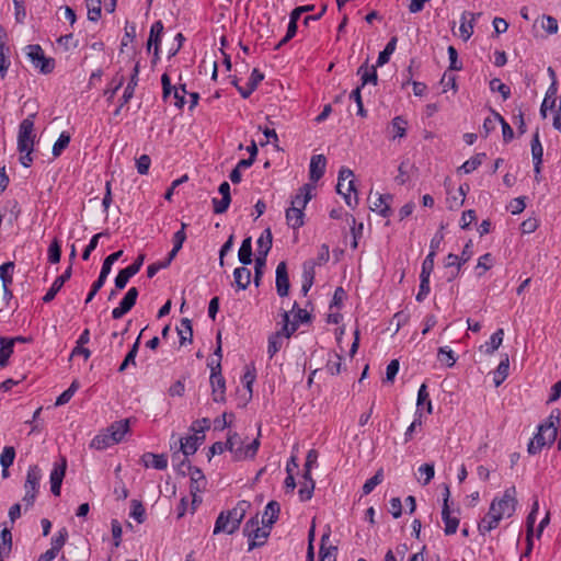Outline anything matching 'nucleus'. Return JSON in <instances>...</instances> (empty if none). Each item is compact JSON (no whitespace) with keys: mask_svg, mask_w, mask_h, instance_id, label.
<instances>
[{"mask_svg":"<svg viewBox=\"0 0 561 561\" xmlns=\"http://www.w3.org/2000/svg\"><path fill=\"white\" fill-rule=\"evenodd\" d=\"M304 210L298 207H289L286 209V221L293 229H299L304 226Z\"/></svg>","mask_w":561,"mask_h":561,"instance_id":"2f4dec72","label":"nucleus"},{"mask_svg":"<svg viewBox=\"0 0 561 561\" xmlns=\"http://www.w3.org/2000/svg\"><path fill=\"white\" fill-rule=\"evenodd\" d=\"M392 198L391 194H378V197L370 209L383 218H389L392 215V209L390 207Z\"/></svg>","mask_w":561,"mask_h":561,"instance_id":"412c9836","label":"nucleus"},{"mask_svg":"<svg viewBox=\"0 0 561 561\" xmlns=\"http://www.w3.org/2000/svg\"><path fill=\"white\" fill-rule=\"evenodd\" d=\"M539 435H542L543 440L547 443L548 446H551L558 436V427L554 426V423L547 422L545 424H541L538 426V433Z\"/></svg>","mask_w":561,"mask_h":561,"instance_id":"473e14b6","label":"nucleus"},{"mask_svg":"<svg viewBox=\"0 0 561 561\" xmlns=\"http://www.w3.org/2000/svg\"><path fill=\"white\" fill-rule=\"evenodd\" d=\"M238 259L242 265H250L252 263V238L247 237L243 239L241 247L238 251Z\"/></svg>","mask_w":561,"mask_h":561,"instance_id":"72a5a7b5","label":"nucleus"},{"mask_svg":"<svg viewBox=\"0 0 561 561\" xmlns=\"http://www.w3.org/2000/svg\"><path fill=\"white\" fill-rule=\"evenodd\" d=\"M396 46H397V37H391L390 42L386 45L385 49L382 51H380L378 55L377 62H376L377 67H381L389 61L390 56L393 54V51L396 49Z\"/></svg>","mask_w":561,"mask_h":561,"instance_id":"49530a36","label":"nucleus"},{"mask_svg":"<svg viewBox=\"0 0 561 561\" xmlns=\"http://www.w3.org/2000/svg\"><path fill=\"white\" fill-rule=\"evenodd\" d=\"M251 507V502L240 500L236 506L228 511H221L215 522L214 535L225 533L228 535L234 534L244 518L247 512Z\"/></svg>","mask_w":561,"mask_h":561,"instance_id":"f03ea898","label":"nucleus"},{"mask_svg":"<svg viewBox=\"0 0 561 561\" xmlns=\"http://www.w3.org/2000/svg\"><path fill=\"white\" fill-rule=\"evenodd\" d=\"M263 79L264 75L259 69L254 68L245 87L238 88V92L243 99H248L256 90L257 85Z\"/></svg>","mask_w":561,"mask_h":561,"instance_id":"5701e85b","label":"nucleus"},{"mask_svg":"<svg viewBox=\"0 0 561 561\" xmlns=\"http://www.w3.org/2000/svg\"><path fill=\"white\" fill-rule=\"evenodd\" d=\"M260 436L261 426H259L257 437L247 444L245 449H241L240 447H236V444L239 442V434L236 432H229L226 442H216L209 447L208 459L210 460L215 455H221L226 450H229L232 454L234 461L253 459L261 445Z\"/></svg>","mask_w":561,"mask_h":561,"instance_id":"f257e3e1","label":"nucleus"},{"mask_svg":"<svg viewBox=\"0 0 561 561\" xmlns=\"http://www.w3.org/2000/svg\"><path fill=\"white\" fill-rule=\"evenodd\" d=\"M10 47L2 42V37H0V77L4 78L7 76L8 69L11 65L10 61Z\"/></svg>","mask_w":561,"mask_h":561,"instance_id":"58836bf2","label":"nucleus"},{"mask_svg":"<svg viewBox=\"0 0 561 561\" xmlns=\"http://www.w3.org/2000/svg\"><path fill=\"white\" fill-rule=\"evenodd\" d=\"M78 45L77 37H57L56 39V49H61L62 51L75 49Z\"/></svg>","mask_w":561,"mask_h":561,"instance_id":"680f3d73","label":"nucleus"},{"mask_svg":"<svg viewBox=\"0 0 561 561\" xmlns=\"http://www.w3.org/2000/svg\"><path fill=\"white\" fill-rule=\"evenodd\" d=\"M14 262H5L0 266V279L3 286H11L13 283Z\"/></svg>","mask_w":561,"mask_h":561,"instance_id":"c03bdc74","label":"nucleus"},{"mask_svg":"<svg viewBox=\"0 0 561 561\" xmlns=\"http://www.w3.org/2000/svg\"><path fill=\"white\" fill-rule=\"evenodd\" d=\"M71 140L70 135L67 131H62L58 139L53 145L51 153L55 158L59 157L62 151L69 146Z\"/></svg>","mask_w":561,"mask_h":561,"instance_id":"de8ad7c7","label":"nucleus"},{"mask_svg":"<svg viewBox=\"0 0 561 561\" xmlns=\"http://www.w3.org/2000/svg\"><path fill=\"white\" fill-rule=\"evenodd\" d=\"M139 76V62H136L134 68H133V72L130 75V78H129V81L124 90V93L122 95V99H123V104H127L134 96L135 94V89L138 84V78Z\"/></svg>","mask_w":561,"mask_h":561,"instance_id":"c85d7f7f","label":"nucleus"},{"mask_svg":"<svg viewBox=\"0 0 561 561\" xmlns=\"http://www.w3.org/2000/svg\"><path fill=\"white\" fill-rule=\"evenodd\" d=\"M548 446L543 440L542 435L536 434L533 439H530L527 451L529 455H537L542 447Z\"/></svg>","mask_w":561,"mask_h":561,"instance_id":"774afa93","label":"nucleus"},{"mask_svg":"<svg viewBox=\"0 0 561 561\" xmlns=\"http://www.w3.org/2000/svg\"><path fill=\"white\" fill-rule=\"evenodd\" d=\"M115 444L116 443L114 440H112L111 434L106 431V433H102V434L94 436L90 443V447L98 449V450H103V449H106Z\"/></svg>","mask_w":561,"mask_h":561,"instance_id":"a19ab883","label":"nucleus"},{"mask_svg":"<svg viewBox=\"0 0 561 561\" xmlns=\"http://www.w3.org/2000/svg\"><path fill=\"white\" fill-rule=\"evenodd\" d=\"M485 158V153H477L476 156L471 157L467 161H465L458 169L459 172H462L465 174H469L477 170L481 164L483 159Z\"/></svg>","mask_w":561,"mask_h":561,"instance_id":"79ce46f5","label":"nucleus"},{"mask_svg":"<svg viewBox=\"0 0 561 561\" xmlns=\"http://www.w3.org/2000/svg\"><path fill=\"white\" fill-rule=\"evenodd\" d=\"M331 530L327 529L321 536V546H320V561H336V552L337 547L335 546H325V542L330 539Z\"/></svg>","mask_w":561,"mask_h":561,"instance_id":"b1692460","label":"nucleus"},{"mask_svg":"<svg viewBox=\"0 0 561 561\" xmlns=\"http://www.w3.org/2000/svg\"><path fill=\"white\" fill-rule=\"evenodd\" d=\"M12 549V534L11 530L4 528L0 533V553L9 556Z\"/></svg>","mask_w":561,"mask_h":561,"instance_id":"3c124183","label":"nucleus"},{"mask_svg":"<svg viewBox=\"0 0 561 561\" xmlns=\"http://www.w3.org/2000/svg\"><path fill=\"white\" fill-rule=\"evenodd\" d=\"M501 519L499 515H494L491 511L488 512L486 516L479 523L478 529L481 535H485L499 526Z\"/></svg>","mask_w":561,"mask_h":561,"instance_id":"4c0bfd02","label":"nucleus"},{"mask_svg":"<svg viewBox=\"0 0 561 561\" xmlns=\"http://www.w3.org/2000/svg\"><path fill=\"white\" fill-rule=\"evenodd\" d=\"M34 114L24 118L19 126L18 150L23 153L26 150H33L34 147Z\"/></svg>","mask_w":561,"mask_h":561,"instance_id":"1a4fd4ad","label":"nucleus"},{"mask_svg":"<svg viewBox=\"0 0 561 561\" xmlns=\"http://www.w3.org/2000/svg\"><path fill=\"white\" fill-rule=\"evenodd\" d=\"M42 480V470L37 465L30 466L26 473V479L24 483L25 495L23 501L26 507H31L34 505L36 500V495L39 490V483Z\"/></svg>","mask_w":561,"mask_h":561,"instance_id":"0eeeda50","label":"nucleus"},{"mask_svg":"<svg viewBox=\"0 0 561 561\" xmlns=\"http://www.w3.org/2000/svg\"><path fill=\"white\" fill-rule=\"evenodd\" d=\"M284 339L283 332H275L268 336L267 354L270 358L283 347Z\"/></svg>","mask_w":561,"mask_h":561,"instance_id":"ea45409f","label":"nucleus"},{"mask_svg":"<svg viewBox=\"0 0 561 561\" xmlns=\"http://www.w3.org/2000/svg\"><path fill=\"white\" fill-rule=\"evenodd\" d=\"M530 147H531V158H533V163H534V172L536 174V180L539 181L538 175L541 172L543 148L540 142L538 129L533 135Z\"/></svg>","mask_w":561,"mask_h":561,"instance_id":"f3484780","label":"nucleus"},{"mask_svg":"<svg viewBox=\"0 0 561 561\" xmlns=\"http://www.w3.org/2000/svg\"><path fill=\"white\" fill-rule=\"evenodd\" d=\"M205 436L190 435L183 438H180V449L175 451L172 456V461H176L180 456V453L183 454L184 457H188L194 455L201 444L204 442Z\"/></svg>","mask_w":561,"mask_h":561,"instance_id":"ddd939ff","label":"nucleus"},{"mask_svg":"<svg viewBox=\"0 0 561 561\" xmlns=\"http://www.w3.org/2000/svg\"><path fill=\"white\" fill-rule=\"evenodd\" d=\"M490 90L501 93L503 100H507L511 96L510 87L503 83L499 78H494L490 81Z\"/></svg>","mask_w":561,"mask_h":561,"instance_id":"13d9d810","label":"nucleus"},{"mask_svg":"<svg viewBox=\"0 0 561 561\" xmlns=\"http://www.w3.org/2000/svg\"><path fill=\"white\" fill-rule=\"evenodd\" d=\"M139 345H140V335H138V337L131 345L130 350L126 354L124 360L119 365V367H118L119 373L125 371L129 365L136 366V356L138 354Z\"/></svg>","mask_w":561,"mask_h":561,"instance_id":"c9c22d12","label":"nucleus"},{"mask_svg":"<svg viewBox=\"0 0 561 561\" xmlns=\"http://www.w3.org/2000/svg\"><path fill=\"white\" fill-rule=\"evenodd\" d=\"M125 82V78L123 75L117 72L112 81L108 83L107 89L105 90L104 94L107 96V101H112L117 93V91L122 88V85Z\"/></svg>","mask_w":561,"mask_h":561,"instance_id":"a18cd8bd","label":"nucleus"},{"mask_svg":"<svg viewBox=\"0 0 561 561\" xmlns=\"http://www.w3.org/2000/svg\"><path fill=\"white\" fill-rule=\"evenodd\" d=\"M275 274H276L275 286H276L277 295L279 297L288 296L290 283H289L286 262L282 261L278 263V265L276 266Z\"/></svg>","mask_w":561,"mask_h":561,"instance_id":"2eb2a0df","label":"nucleus"},{"mask_svg":"<svg viewBox=\"0 0 561 561\" xmlns=\"http://www.w3.org/2000/svg\"><path fill=\"white\" fill-rule=\"evenodd\" d=\"M283 318V329L280 332H283L285 339H289L298 329L299 324L298 321H291L289 319V313L287 311H284L282 314Z\"/></svg>","mask_w":561,"mask_h":561,"instance_id":"603ef678","label":"nucleus"},{"mask_svg":"<svg viewBox=\"0 0 561 561\" xmlns=\"http://www.w3.org/2000/svg\"><path fill=\"white\" fill-rule=\"evenodd\" d=\"M67 538L68 530L64 527L51 538V547L49 550L58 554V552L65 546Z\"/></svg>","mask_w":561,"mask_h":561,"instance_id":"864d4df0","label":"nucleus"},{"mask_svg":"<svg viewBox=\"0 0 561 561\" xmlns=\"http://www.w3.org/2000/svg\"><path fill=\"white\" fill-rule=\"evenodd\" d=\"M88 19L90 21H98L101 16V0H87Z\"/></svg>","mask_w":561,"mask_h":561,"instance_id":"0e129e2a","label":"nucleus"},{"mask_svg":"<svg viewBox=\"0 0 561 561\" xmlns=\"http://www.w3.org/2000/svg\"><path fill=\"white\" fill-rule=\"evenodd\" d=\"M61 257V244L60 241L55 238L48 248V262L51 264L59 263Z\"/></svg>","mask_w":561,"mask_h":561,"instance_id":"4d7b16f0","label":"nucleus"},{"mask_svg":"<svg viewBox=\"0 0 561 561\" xmlns=\"http://www.w3.org/2000/svg\"><path fill=\"white\" fill-rule=\"evenodd\" d=\"M145 261V254H139L134 263L127 267L121 270L116 275L114 283L117 290H122L126 287L129 279L135 276L141 268Z\"/></svg>","mask_w":561,"mask_h":561,"instance_id":"9b49d317","label":"nucleus"},{"mask_svg":"<svg viewBox=\"0 0 561 561\" xmlns=\"http://www.w3.org/2000/svg\"><path fill=\"white\" fill-rule=\"evenodd\" d=\"M123 255V250L116 251L108 256L105 257L103 261L101 272L99 274L98 279L92 284L91 289L85 298V304H89L92 301V299L95 297V295L99 293V290L104 286L107 276L110 275L112 271L113 264L121 259Z\"/></svg>","mask_w":561,"mask_h":561,"instance_id":"6e6552de","label":"nucleus"},{"mask_svg":"<svg viewBox=\"0 0 561 561\" xmlns=\"http://www.w3.org/2000/svg\"><path fill=\"white\" fill-rule=\"evenodd\" d=\"M15 459V449L13 446H5L0 455V465L10 468Z\"/></svg>","mask_w":561,"mask_h":561,"instance_id":"052dcab7","label":"nucleus"},{"mask_svg":"<svg viewBox=\"0 0 561 561\" xmlns=\"http://www.w3.org/2000/svg\"><path fill=\"white\" fill-rule=\"evenodd\" d=\"M213 400L216 403L226 402V380L221 374V364L216 363L209 377Z\"/></svg>","mask_w":561,"mask_h":561,"instance_id":"9d476101","label":"nucleus"},{"mask_svg":"<svg viewBox=\"0 0 561 561\" xmlns=\"http://www.w3.org/2000/svg\"><path fill=\"white\" fill-rule=\"evenodd\" d=\"M178 334L180 336V344L184 345L186 342H192L193 339V328L192 321L188 318H183L181 320V325L176 328Z\"/></svg>","mask_w":561,"mask_h":561,"instance_id":"e433bc0d","label":"nucleus"},{"mask_svg":"<svg viewBox=\"0 0 561 561\" xmlns=\"http://www.w3.org/2000/svg\"><path fill=\"white\" fill-rule=\"evenodd\" d=\"M508 369H510V360L508 356L505 355V357L500 362L496 370L493 374V382L495 387H500L504 380L508 376Z\"/></svg>","mask_w":561,"mask_h":561,"instance_id":"f704fd0d","label":"nucleus"},{"mask_svg":"<svg viewBox=\"0 0 561 561\" xmlns=\"http://www.w3.org/2000/svg\"><path fill=\"white\" fill-rule=\"evenodd\" d=\"M437 357L447 367H453L456 363L455 353L448 346L439 347Z\"/></svg>","mask_w":561,"mask_h":561,"instance_id":"6e6d98bb","label":"nucleus"},{"mask_svg":"<svg viewBox=\"0 0 561 561\" xmlns=\"http://www.w3.org/2000/svg\"><path fill=\"white\" fill-rule=\"evenodd\" d=\"M72 275V267L71 265L68 266L61 275L55 278L50 288L47 290V293L43 296V302L48 304L53 301L58 294V291L62 288L66 282L70 279Z\"/></svg>","mask_w":561,"mask_h":561,"instance_id":"a211bd4d","label":"nucleus"},{"mask_svg":"<svg viewBox=\"0 0 561 561\" xmlns=\"http://www.w3.org/2000/svg\"><path fill=\"white\" fill-rule=\"evenodd\" d=\"M139 291L136 287H130L118 306L112 310V318L118 320L128 313L136 305Z\"/></svg>","mask_w":561,"mask_h":561,"instance_id":"f8f14e48","label":"nucleus"},{"mask_svg":"<svg viewBox=\"0 0 561 561\" xmlns=\"http://www.w3.org/2000/svg\"><path fill=\"white\" fill-rule=\"evenodd\" d=\"M317 265V262L313 260H307L302 264V283H310L313 284L316 271L314 267Z\"/></svg>","mask_w":561,"mask_h":561,"instance_id":"5fc2aeb1","label":"nucleus"},{"mask_svg":"<svg viewBox=\"0 0 561 561\" xmlns=\"http://www.w3.org/2000/svg\"><path fill=\"white\" fill-rule=\"evenodd\" d=\"M129 431V420H121L117 422H114L107 427V432L112 436V440H114L116 444L122 442L126 433Z\"/></svg>","mask_w":561,"mask_h":561,"instance_id":"cd10ccee","label":"nucleus"},{"mask_svg":"<svg viewBox=\"0 0 561 561\" xmlns=\"http://www.w3.org/2000/svg\"><path fill=\"white\" fill-rule=\"evenodd\" d=\"M472 241L469 240L461 252V255H457L454 253H449L445 259V267H456L458 270L461 268V266L467 263L471 256H472Z\"/></svg>","mask_w":561,"mask_h":561,"instance_id":"dca6fc26","label":"nucleus"},{"mask_svg":"<svg viewBox=\"0 0 561 561\" xmlns=\"http://www.w3.org/2000/svg\"><path fill=\"white\" fill-rule=\"evenodd\" d=\"M421 425H422V411L416 409V411L414 413V420L408 426V428L404 433V443H408L413 438V434H414L416 427H420Z\"/></svg>","mask_w":561,"mask_h":561,"instance_id":"bf43d9fd","label":"nucleus"},{"mask_svg":"<svg viewBox=\"0 0 561 561\" xmlns=\"http://www.w3.org/2000/svg\"><path fill=\"white\" fill-rule=\"evenodd\" d=\"M313 188L314 187L309 183L304 184L299 188V193L296 194V196L293 198L290 207H298L301 210H304L305 207L307 206V204L309 203V201L312 198V190Z\"/></svg>","mask_w":561,"mask_h":561,"instance_id":"393cba45","label":"nucleus"},{"mask_svg":"<svg viewBox=\"0 0 561 561\" xmlns=\"http://www.w3.org/2000/svg\"><path fill=\"white\" fill-rule=\"evenodd\" d=\"M442 519L445 524L444 533L447 536L456 534L459 526V518L457 516H451L449 505H443L442 508Z\"/></svg>","mask_w":561,"mask_h":561,"instance_id":"a878e982","label":"nucleus"},{"mask_svg":"<svg viewBox=\"0 0 561 561\" xmlns=\"http://www.w3.org/2000/svg\"><path fill=\"white\" fill-rule=\"evenodd\" d=\"M257 243V255L260 257H267V254L273 244V236L270 228H266L256 241Z\"/></svg>","mask_w":561,"mask_h":561,"instance_id":"c756f323","label":"nucleus"},{"mask_svg":"<svg viewBox=\"0 0 561 561\" xmlns=\"http://www.w3.org/2000/svg\"><path fill=\"white\" fill-rule=\"evenodd\" d=\"M504 337V330L497 329L484 344L480 346V352L492 355L502 344Z\"/></svg>","mask_w":561,"mask_h":561,"instance_id":"bb28decb","label":"nucleus"},{"mask_svg":"<svg viewBox=\"0 0 561 561\" xmlns=\"http://www.w3.org/2000/svg\"><path fill=\"white\" fill-rule=\"evenodd\" d=\"M291 312L294 313V321H298V324L311 321V314L306 309H301L296 301L293 305Z\"/></svg>","mask_w":561,"mask_h":561,"instance_id":"69168bd1","label":"nucleus"},{"mask_svg":"<svg viewBox=\"0 0 561 561\" xmlns=\"http://www.w3.org/2000/svg\"><path fill=\"white\" fill-rule=\"evenodd\" d=\"M517 501L515 499V488H508L504 491L501 499H494L490 505L489 511L492 514L499 515V518L511 517L516 510Z\"/></svg>","mask_w":561,"mask_h":561,"instance_id":"20e7f679","label":"nucleus"},{"mask_svg":"<svg viewBox=\"0 0 561 561\" xmlns=\"http://www.w3.org/2000/svg\"><path fill=\"white\" fill-rule=\"evenodd\" d=\"M327 158L323 154H314L311 157L309 165V178L313 182H318L325 172Z\"/></svg>","mask_w":561,"mask_h":561,"instance_id":"6ab92c4d","label":"nucleus"},{"mask_svg":"<svg viewBox=\"0 0 561 561\" xmlns=\"http://www.w3.org/2000/svg\"><path fill=\"white\" fill-rule=\"evenodd\" d=\"M280 513V505L277 501H270L264 510L262 519V525L265 527L272 528V526L277 522Z\"/></svg>","mask_w":561,"mask_h":561,"instance_id":"4be33fe9","label":"nucleus"},{"mask_svg":"<svg viewBox=\"0 0 561 561\" xmlns=\"http://www.w3.org/2000/svg\"><path fill=\"white\" fill-rule=\"evenodd\" d=\"M352 176L353 171L351 169L344 167L341 168L339 171L336 192L344 197L348 207L354 208L358 203V198L357 196L352 198L350 194L351 192L356 193L354 181L351 179Z\"/></svg>","mask_w":561,"mask_h":561,"instance_id":"423d86ee","label":"nucleus"},{"mask_svg":"<svg viewBox=\"0 0 561 561\" xmlns=\"http://www.w3.org/2000/svg\"><path fill=\"white\" fill-rule=\"evenodd\" d=\"M302 15V10H300L299 7L295 8L291 13H290V19H289V23H288V26H287V32L285 35H296L297 31H298V21L300 19V16Z\"/></svg>","mask_w":561,"mask_h":561,"instance_id":"e2e57ef3","label":"nucleus"},{"mask_svg":"<svg viewBox=\"0 0 561 561\" xmlns=\"http://www.w3.org/2000/svg\"><path fill=\"white\" fill-rule=\"evenodd\" d=\"M140 461L146 468L164 470L168 467V457L164 454L145 453Z\"/></svg>","mask_w":561,"mask_h":561,"instance_id":"aec40b11","label":"nucleus"},{"mask_svg":"<svg viewBox=\"0 0 561 561\" xmlns=\"http://www.w3.org/2000/svg\"><path fill=\"white\" fill-rule=\"evenodd\" d=\"M26 49L28 60L39 73L49 75L54 71L55 59L47 57L39 45H28Z\"/></svg>","mask_w":561,"mask_h":561,"instance_id":"39448f33","label":"nucleus"},{"mask_svg":"<svg viewBox=\"0 0 561 561\" xmlns=\"http://www.w3.org/2000/svg\"><path fill=\"white\" fill-rule=\"evenodd\" d=\"M357 73L360 75L362 87L368 83L377 84L378 76L375 67L369 69L363 65L358 68Z\"/></svg>","mask_w":561,"mask_h":561,"instance_id":"37998d69","label":"nucleus"},{"mask_svg":"<svg viewBox=\"0 0 561 561\" xmlns=\"http://www.w3.org/2000/svg\"><path fill=\"white\" fill-rule=\"evenodd\" d=\"M243 265L233 271L234 283L239 290H245L251 283V271Z\"/></svg>","mask_w":561,"mask_h":561,"instance_id":"7c9ffc66","label":"nucleus"},{"mask_svg":"<svg viewBox=\"0 0 561 561\" xmlns=\"http://www.w3.org/2000/svg\"><path fill=\"white\" fill-rule=\"evenodd\" d=\"M383 481V470L379 469L376 471V473L369 478L363 485V495L370 494L374 489L379 485Z\"/></svg>","mask_w":561,"mask_h":561,"instance_id":"8fccbe9b","label":"nucleus"},{"mask_svg":"<svg viewBox=\"0 0 561 561\" xmlns=\"http://www.w3.org/2000/svg\"><path fill=\"white\" fill-rule=\"evenodd\" d=\"M129 516L138 524H142L146 519V510L142 503L138 500H131Z\"/></svg>","mask_w":561,"mask_h":561,"instance_id":"09e8293b","label":"nucleus"},{"mask_svg":"<svg viewBox=\"0 0 561 561\" xmlns=\"http://www.w3.org/2000/svg\"><path fill=\"white\" fill-rule=\"evenodd\" d=\"M260 524H262V522L260 520L259 514L252 516L244 524L243 535L249 539L248 551H252L253 549L265 545L271 534V528L265 527L264 525L260 527Z\"/></svg>","mask_w":561,"mask_h":561,"instance_id":"7ed1b4c3","label":"nucleus"},{"mask_svg":"<svg viewBox=\"0 0 561 561\" xmlns=\"http://www.w3.org/2000/svg\"><path fill=\"white\" fill-rule=\"evenodd\" d=\"M67 469V460L65 457L61 458L59 463H55L50 472V491L54 495H60L61 483L65 478Z\"/></svg>","mask_w":561,"mask_h":561,"instance_id":"4468645a","label":"nucleus"},{"mask_svg":"<svg viewBox=\"0 0 561 561\" xmlns=\"http://www.w3.org/2000/svg\"><path fill=\"white\" fill-rule=\"evenodd\" d=\"M392 128L394 130L393 138H403L405 136L407 129V121L402 116H396L391 121Z\"/></svg>","mask_w":561,"mask_h":561,"instance_id":"338daca9","label":"nucleus"}]
</instances>
